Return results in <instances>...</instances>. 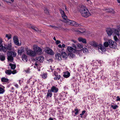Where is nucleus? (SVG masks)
I'll list each match as a JSON object with an SVG mask.
<instances>
[{"instance_id": "obj_1", "label": "nucleus", "mask_w": 120, "mask_h": 120, "mask_svg": "<svg viewBox=\"0 0 120 120\" xmlns=\"http://www.w3.org/2000/svg\"><path fill=\"white\" fill-rule=\"evenodd\" d=\"M60 10L62 17L64 19L63 21L64 22L68 24L76 27H80L81 26V25L80 24H78L77 22H75V21H71L67 19V17L64 13V11L61 9H60Z\"/></svg>"}, {"instance_id": "obj_2", "label": "nucleus", "mask_w": 120, "mask_h": 120, "mask_svg": "<svg viewBox=\"0 0 120 120\" xmlns=\"http://www.w3.org/2000/svg\"><path fill=\"white\" fill-rule=\"evenodd\" d=\"M79 11L83 17L87 18L91 15L90 14L86 7L80 5L79 8Z\"/></svg>"}, {"instance_id": "obj_3", "label": "nucleus", "mask_w": 120, "mask_h": 120, "mask_svg": "<svg viewBox=\"0 0 120 120\" xmlns=\"http://www.w3.org/2000/svg\"><path fill=\"white\" fill-rule=\"evenodd\" d=\"M8 59L9 61L11 62L13 60V57L16 55V53L14 51H10L8 52Z\"/></svg>"}, {"instance_id": "obj_4", "label": "nucleus", "mask_w": 120, "mask_h": 120, "mask_svg": "<svg viewBox=\"0 0 120 120\" xmlns=\"http://www.w3.org/2000/svg\"><path fill=\"white\" fill-rule=\"evenodd\" d=\"M25 49L27 54L28 55L32 57H34L36 56V53L34 51L30 49H28V48L27 47H26Z\"/></svg>"}, {"instance_id": "obj_5", "label": "nucleus", "mask_w": 120, "mask_h": 120, "mask_svg": "<svg viewBox=\"0 0 120 120\" xmlns=\"http://www.w3.org/2000/svg\"><path fill=\"white\" fill-rule=\"evenodd\" d=\"M33 49L34 51L38 54H40L42 53L41 49L36 45H34L33 46Z\"/></svg>"}, {"instance_id": "obj_6", "label": "nucleus", "mask_w": 120, "mask_h": 120, "mask_svg": "<svg viewBox=\"0 0 120 120\" xmlns=\"http://www.w3.org/2000/svg\"><path fill=\"white\" fill-rule=\"evenodd\" d=\"M109 43V46L111 48L113 49L116 48L117 44L116 43L111 40H109L108 41Z\"/></svg>"}, {"instance_id": "obj_7", "label": "nucleus", "mask_w": 120, "mask_h": 120, "mask_svg": "<svg viewBox=\"0 0 120 120\" xmlns=\"http://www.w3.org/2000/svg\"><path fill=\"white\" fill-rule=\"evenodd\" d=\"M113 32L118 37L120 36V26H117V29H113Z\"/></svg>"}, {"instance_id": "obj_8", "label": "nucleus", "mask_w": 120, "mask_h": 120, "mask_svg": "<svg viewBox=\"0 0 120 120\" xmlns=\"http://www.w3.org/2000/svg\"><path fill=\"white\" fill-rule=\"evenodd\" d=\"M45 52L51 55L54 54V52L53 50L49 48H47L45 50Z\"/></svg>"}, {"instance_id": "obj_9", "label": "nucleus", "mask_w": 120, "mask_h": 120, "mask_svg": "<svg viewBox=\"0 0 120 120\" xmlns=\"http://www.w3.org/2000/svg\"><path fill=\"white\" fill-rule=\"evenodd\" d=\"M35 59L36 61L38 63H41L44 60V57L43 56H40L36 57Z\"/></svg>"}, {"instance_id": "obj_10", "label": "nucleus", "mask_w": 120, "mask_h": 120, "mask_svg": "<svg viewBox=\"0 0 120 120\" xmlns=\"http://www.w3.org/2000/svg\"><path fill=\"white\" fill-rule=\"evenodd\" d=\"M97 48L98 49V50L100 49L102 52H104L106 51V49L101 44L98 45Z\"/></svg>"}, {"instance_id": "obj_11", "label": "nucleus", "mask_w": 120, "mask_h": 120, "mask_svg": "<svg viewBox=\"0 0 120 120\" xmlns=\"http://www.w3.org/2000/svg\"><path fill=\"white\" fill-rule=\"evenodd\" d=\"M13 39L14 43L15 45L18 46L20 45L19 42V40L16 37H14L13 38Z\"/></svg>"}, {"instance_id": "obj_12", "label": "nucleus", "mask_w": 120, "mask_h": 120, "mask_svg": "<svg viewBox=\"0 0 120 120\" xmlns=\"http://www.w3.org/2000/svg\"><path fill=\"white\" fill-rule=\"evenodd\" d=\"M89 44L91 45L94 47L95 48H97L98 45L94 41H91L90 42Z\"/></svg>"}, {"instance_id": "obj_13", "label": "nucleus", "mask_w": 120, "mask_h": 120, "mask_svg": "<svg viewBox=\"0 0 120 120\" xmlns=\"http://www.w3.org/2000/svg\"><path fill=\"white\" fill-rule=\"evenodd\" d=\"M58 89L54 86H53L51 88L50 90L52 92L56 93L57 92Z\"/></svg>"}, {"instance_id": "obj_14", "label": "nucleus", "mask_w": 120, "mask_h": 120, "mask_svg": "<svg viewBox=\"0 0 120 120\" xmlns=\"http://www.w3.org/2000/svg\"><path fill=\"white\" fill-rule=\"evenodd\" d=\"M67 49L68 51L70 52L75 53L76 51L75 49H74L71 47H68Z\"/></svg>"}, {"instance_id": "obj_15", "label": "nucleus", "mask_w": 120, "mask_h": 120, "mask_svg": "<svg viewBox=\"0 0 120 120\" xmlns=\"http://www.w3.org/2000/svg\"><path fill=\"white\" fill-rule=\"evenodd\" d=\"M113 29L112 30V29L111 28H108L106 30V32L107 33L109 36H111L112 33V31H113Z\"/></svg>"}, {"instance_id": "obj_16", "label": "nucleus", "mask_w": 120, "mask_h": 120, "mask_svg": "<svg viewBox=\"0 0 120 120\" xmlns=\"http://www.w3.org/2000/svg\"><path fill=\"white\" fill-rule=\"evenodd\" d=\"M78 39L79 42H82L84 44L86 43V41L85 39L81 37H80L78 38Z\"/></svg>"}, {"instance_id": "obj_17", "label": "nucleus", "mask_w": 120, "mask_h": 120, "mask_svg": "<svg viewBox=\"0 0 120 120\" xmlns=\"http://www.w3.org/2000/svg\"><path fill=\"white\" fill-rule=\"evenodd\" d=\"M4 87L0 85V94H3L4 92Z\"/></svg>"}, {"instance_id": "obj_18", "label": "nucleus", "mask_w": 120, "mask_h": 120, "mask_svg": "<svg viewBox=\"0 0 120 120\" xmlns=\"http://www.w3.org/2000/svg\"><path fill=\"white\" fill-rule=\"evenodd\" d=\"M61 56L62 58L64 59H66L68 57V55L66 53L64 52H62L61 53Z\"/></svg>"}, {"instance_id": "obj_19", "label": "nucleus", "mask_w": 120, "mask_h": 120, "mask_svg": "<svg viewBox=\"0 0 120 120\" xmlns=\"http://www.w3.org/2000/svg\"><path fill=\"white\" fill-rule=\"evenodd\" d=\"M52 91L50 90V89H49L48 90V92L47 93L46 97L47 98L49 97H51L52 95Z\"/></svg>"}, {"instance_id": "obj_20", "label": "nucleus", "mask_w": 120, "mask_h": 120, "mask_svg": "<svg viewBox=\"0 0 120 120\" xmlns=\"http://www.w3.org/2000/svg\"><path fill=\"white\" fill-rule=\"evenodd\" d=\"M70 75V73L67 71H66L63 75V76L65 78H68L69 77Z\"/></svg>"}, {"instance_id": "obj_21", "label": "nucleus", "mask_w": 120, "mask_h": 120, "mask_svg": "<svg viewBox=\"0 0 120 120\" xmlns=\"http://www.w3.org/2000/svg\"><path fill=\"white\" fill-rule=\"evenodd\" d=\"M1 81L3 82H5L7 83H8L9 82V80L7 78H6L4 77L1 78Z\"/></svg>"}, {"instance_id": "obj_22", "label": "nucleus", "mask_w": 120, "mask_h": 120, "mask_svg": "<svg viewBox=\"0 0 120 120\" xmlns=\"http://www.w3.org/2000/svg\"><path fill=\"white\" fill-rule=\"evenodd\" d=\"M55 57L57 60H60L61 59V56L59 53H57L55 55Z\"/></svg>"}, {"instance_id": "obj_23", "label": "nucleus", "mask_w": 120, "mask_h": 120, "mask_svg": "<svg viewBox=\"0 0 120 120\" xmlns=\"http://www.w3.org/2000/svg\"><path fill=\"white\" fill-rule=\"evenodd\" d=\"M105 11L106 12H108L111 13L113 14H114L115 12L114 10L111 8L106 9H105Z\"/></svg>"}, {"instance_id": "obj_24", "label": "nucleus", "mask_w": 120, "mask_h": 120, "mask_svg": "<svg viewBox=\"0 0 120 120\" xmlns=\"http://www.w3.org/2000/svg\"><path fill=\"white\" fill-rule=\"evenodd\" d=\"M24 49L23 48H21L18 50V52L19 54L21 55L22 53L24 52Z\"/></svg>"}, {"instance_id": "obj_25", "label": "nucleus", "mask_w": 120, "mask_h": 120, "mask_svg": "<svg viewBox=\"0 0 120 120\" xmlns=\"http://www.w3.org/2000/svg\"><path fill=\"white\" fill-rule=\"evenodd\" d=\"M6 49L9 50H10L12 49L11 44V43H10L8 44L7 46H6Z\"/></svg>"}, {"instance_id": "obj_26", "label": "nucleus", "mask_w": 120, "mask_h": 120, "mask_svg": "<svg viewBox=\"0 0 120 120\" xmlns=\"http://www.w3.org/2000/svg\"><path fill=\"white\" fill-rule=\"evenodd\" d=\"M6 49L5 47H4L3 45L0 46V51L5 52L6 51Z\"/></svg>"}, {"instance_id": "obj_27", "label": "nucleus", "mask_w": 120, "mask_h": 120, "mask_svg": "<svg viewBox=\"0 0 120 120\" xmlns=\"http://www.w3.org/2000/svg\"><path fill=\"white\" fill-rule=\"evenodd\" d=\"M22 60L24 61L27 62V56L25 54H23L22 56Z\"/></svg>"}, {"instance_id": "obj_28", "label": "nucleus", "mask_w": 120, "mask_h": 120, "mask_svg": "<svg viewBox=\"0 0 120 120\" xmlns=\"http://www.w3.org/2000/svg\"><path fill=\"white\" fill-rule=\"evenodd\" d=\"M5 59V56L2 54H0V60L2 61H4Z\"/></svg>"}, {"instance_id": "obj_29", "label": "nucleus", "mask_w": 120, "mask_h": 120, "mask_svg": "<svg viewBox=\"0 0 120 120\" xmlns=\"http://www.w3.org/2000/svg\"><path fill=\"white\" fill-rule=\"evenodd\" d=\"M81 51L82 52H83L84 54H86V53H88V50L86 48H83V49H82L81 50Z\"/></svg>"}, {"instance_id": "obj_30", "label": "nucleus", "mask_w": 120, "mask_h": 120, "mask_svg": "<svg viewBox=\"0 0 120 120\" xmlns=\"http://www.w3.org/2000/svg\"><path fill=\"white\" fill-rule=\"evenodd\" d=\"M9 65L11 67V69L14 70L16 68V65L14 64H10Z\"/></svg>"}, {"instance_id": "obj_31", "label": "nucleus", "mask_w": 120, "mask_h": 120, "mask_svg": "<svg viewBox=\"0 0 120 120\" xmlns=\"http://www.w3.org/2000/svg\"><path fill=\"white\" fill-rule=\"evenodd\" d=\"M61 78V76L60 75H57L56 76H55L54 78V79L55 80H59Z\"/></svg>"}, {"instance_id": "obj_32", "label": "nucleus", "mask_w": 120, "mask_h": 120, "mask_svg": "<svg viewBox=\"0 0 120 120\" xmlns=\"http://www.w3.org/2000/svg\"><path fill=\"white\" fill-rule=\"evenodd\" d=\"M109 42H108L106 41L103 44L104 45V47L105 48L107 47H108L109 45Z\"/></svg>"}, {"instance_id": "obj_33", "label": "nucleus", "mask_w": 120, "mask_h": 120, "mask_svg": "<svg viewBox=\"0 0 120 120\" xmlns=\"http://www.w3.org/2000/svg\"><path fill=\"white\" fill-rule=\"evenodd\" d=\"M31 28L36 32H40V31L37 28L35 27L34 26H31Z\"/></svg>"}, {"instance_id": "obj_34", "label": "nucleus", "mask_w": 120, "mask_h": 120, "mask_svg": "<svg viewBox=\"0 0 120 120\" xmlns=\"http://www.w3.org/2000/svg\"><path fill=\"white\" fill-rule=\"evenodd\" d=\"M5 73L8 75H10L12 73L11 71L10 70H7L5 71Z\"/></svg>"}, {"instance_id": "obj_35", "label": "nucleus", "mask_w": 120, "mask_h": 120, "mask_svg": "<svg viewBox=\"0 0 120 120\" xmlns=\"http://www.w3.org/2000/svg\"><path fill=\"white\" fill-rule=\"evenodd\" d=\"M41 76L42 78H43L44 79H46L47 77V74L45 73H43V74H42Z\"/></svg>"}, {"instance_id": "obj_36", "label": "nucleus", "mask_w": 120, "mask_h": 120, "mask_svg": "<svg viewBox=\"0 0 120 120\" xmlns=\"http://www.w3.org/2000/svg\"><path fill=\"white\" fill-rule=\"evenodd\" d=\"M6 37L8 38V40L10 39L11 38V35L10 34H6L5 36Z\"/></svg>"}, {"instance_id": "obj_37", "label": "nucleus", "mask_w": 120, "mask_h": 120, "mask_svg": "<svg viewBox=\"0 0 120 120\" xmlns=\"http://www.w3.org/2000/svg\"><path fill=\"white\" fill-rule=\"evenodd\" d=\"M4 44V42L3 41L2 39L0 37V46H2Z\"/></svg>"}, {"instance_id": "obj_38", "label": "nucleus", "mask_w": 120, "mask_h": 120, "mask_svg": "<svg viewBox=\"0 0 120 120\" xmlns=\"http://www.w3.org/2000/svg\"><path fill=\"white\" fill-rule=\"evenodd\" d=\"M111 107L114 109H116L118 107V106L116 105L115 106H113V105H111Z\"/></svg>"}, {"instance_id": "obj_39", "label": "nucleus", "mask_w": 120, "mask_h": 120, "mask_svg": "<svg viewBox=\"0 0 120 120\" xmlns=\"http://www.w3.org/2000/svg\"><path fill=\"white\" fill-rule=\"evenodd\" d=\"M75 111V115H77V114H78L79 113V110L78 109H75L74 110Z\"/></svg>"}, {"instance_id": "obj_40", "label": "nucleus", "mask_w": 120, "mask_h": 120, "mask_svg": "<svg viewBox=\"0 0 120 120\" xmlns=\"http://www.w3.org/2000/svg\"><path fill=\"white\" fill-rule=\"evenodd\" d=\"M38 62L36 61V62L35 64V66H34V68H36V67H38Z\"/></svg>"}, {"instance_id": "obj_41", "label": "nucleus", "mask_w": 120, "mask_h": 120, "mask_svg": "<svg viewBox=\"0 0 120 120\" xmlns=\"http://www.w3.org/2000/svg\"><path fill=\"white\" fill-rule=\"evenodd\" d=\"M114 38L115 41H117L119 40L118 39L116 36H114Z\"/></svg>"}, {"instance_id": "obj_42", "label": "nucleus", "mask_w": 120, "mask_h": 120, "mask_svg": "<svg viewBox=\"0 0 120 120\" xmlns=\"http://www.w3.org/2000/svg\"><path fill=\"white\" fill-rule=\"evenodd\" d=\"M49 27H51L54 28L56 29L57 28H58V27H57L55 26H53L50 25L49 26Z\"/></svg>"}, {"instance_id": "obj_43", "label": "nucleus", "mask_w": 120, "mask_h": 120, "mask_svg": "<svg viewBox=\"0 0 120 120\" xmlns=\"http://www.w3.org/2000/svg\"><path fill=\"white\" fill-rule=\"evenodd\" d=\"M78 30L77 31V32H79V33H84L85 32V30Z\"/></svg>"}, {"instance_id": "obj_44", "label": "nucleus", "mask_w": 120, "mask_h": 120, "mask_svg": "<svg viewBox=\"0 0 120 120\" xmlns=\"http://www.w3.org/2000/svg\"><path fill=\"white\" fill-rule=\"evenodd\" d=\"M44 11L45 13H46L47 14H49V11L47 9L45 8L44 9Z\"/></svg>"}, {"instance_id": "obj_45", "label": "nucleus", "mask_w": 120, "mask_h": 120, "mask_svg": "<svg viewBox=\"0 0 120 120\" xmlns=\"http://www.w3.org/2000/svg\"><path fill=\"white\" fill-rule=\"evenodd\" d=\"M77 46L79 48H81L82 47V46L80 44H77Z\"/></svg>"}, {"instance_id": "obj_46", "label": "nucleus", "mask_w": 120, "mask_h": 120, "mask_svg": "<svg viewBox=\"0 0 120 120\" xmlns=\"http://www.w3.org/2000/svg\"><path fill=\"white\" fill-rule=\"evenodd\" d=\"M60 41L57 40H56V45H58L60 44Z\"/></svg>"}, {"instance_id": "obj_47", "label": "nucleus", "mask_w": 120, "mask_h": 120, "mask_svg": "<svg viewBox=\"0 0 120 120\" xmlns=\"http://www.w3.org/2000/svg\"><path fill=\"white\" fill-rule=\"evenodd\" d=\"M116 101H120V98H119V96H118L117 97V98L116 100Z\"/></svg>"}, {"instance_id": "obj_48", "label": "nucleus", "mask_w": 120, "mask_h": 120, "mask_svg": "<svg viewBox=\"0 0 120 120\" xmlns=\"http://www.w3.org/2000/svg\"><path fill=\"white\" fill-rule=\"evenodd\" d=\"M54 74L55 76H56L57 75H58L57 73L55 71H54Z\"/></svg>"}, {"instance_id": "obj_49", "label": "nucleus", "mask_w": 120, "mask_h": 120, "mask_svg": "<svg viewBox=\"0 0 120 120\" xmlns=\"http://www.w3.org/2000/svg\"><path fill=\"white\" fill-rule=\"evenodd\" d=\"M16 73V70H14L13 71H12L11 73L13 74H14Z\"/></svg>"}, {"instance_id": "obj_50", "label": "nucleus", "mask_w": 120, "mask_h": 120, "mask_svg": "<svg viewBox=\"0 0 120 120\" xmlns=\"http://www.w3.org/2000/svg\"><path fill=\"white\" fill-rule=\"evenodd\" d=\"M72 46L75 48V49H76L77 48L76 45H75L74 44H72Z\"/></svg>"}, {"instance_id": "obj_51", "label": "nucleus", "mask_w": 120, "mask_h": 120, "mask_svg": "<svg viewBox=\"0 0 120 120\" xmlns=\"http://www.w3.org/2000/svg\"><path fill=\"white\" fill-rule=\"evenodd\" d=\"M65 45L64 44H62V48L63 50L64 49V48L65 47Z\"/></svg>"}, {"instance_id": "obj_52", "label": "nucleus", "mask_w": 120, "mask_h": 120, "mask_svg": "<svg viewBox=\"0 0 120 120\" xmlns=\"http://www.w3.org/2000/svg\"><path fill=\"white\" fill-rule=\"evenodd\" d=\"M86 112V111L85 110L83 111L82 113V114L83 115Z\"/></svg>"}, {"instance_id": "obj_53", "label": "nucleus", "mask_w": 120, "mask_h": 120, "mask_svg": "<svg viewBox=\"0 0 120 120\" xmlns=\"http://www.w3.org/2000/svg\"><path fill=\"white\" fill-rule=\"evenodd\" d=\"M71 41H72L74 43H76L77 42L75 40H71Z\"/></svg>"}, {"instance_id": "obj_54", "label": "nucleus", "mask_w": 120, "mask_h": 120, "mask_svg": "<svg viewBox=\"0 0 120 120\" xmlns=\"http://www.w3.org/2000/svg\"><path fill=\"white\" fill-rule=\"evenodd\" d=\"M14 86L17 88H18V85L17 84H15L14 85Z\"/></svg>"}, {"instance_id": "obj_55", "label": "nucleus", "mask_w": 120, "mask_h": 120, "mask_svg": "<svg viewBox=\"0 0 120 120\" xmlns=\"http://www.w3.org/2000/svg\"><path fill=\"white\" fill-rule=\"evenodd\" d=\"M58 46L60 48H62V45L61 44H59L58 45Z\"/></svg>"}, {"instance_id": "obj_56", "label": "nucleus", "mask_w": 120, "mask_h": 120, "mask_svg": "<svg viewBox=\"0 0 120 120\" xmlns=\"http://www.w3.org/2000/svg\"><path fill=\"white\" fill-rule=\"evenodd\" d=\"M118 3L119 4V5L120 6V0H117Z\"/></svg>"}, {"instance_id": "obj_57", "label": "nucleus", "mask_w": 120, "mask_h": 120, "mask_svg": "<svg viewBox=\"0 0 120 120\" xmlns=\"http://www.w3.org/2000/svg\"><path fill=\"white\" fill-rule=\"evenodd\" d=\"M49 120H53V119L52 118L50 117L49 119Z\"/></svg>"}, {"instance_id": "obj_58", "label": "nucleus", "mask_w": 120, "mask_h": 120, "mask_svg": "<svg viewBox=\"0 0 120 120\" xmlns=\"http://www.w3.org/2000/svg\"><path fill=\"white\" fill-rule=\"evenodd\" d=\"M70 55L71 56H74V54H70Z\"/></svg>"}, {"instance_id": "obj_59", "label": "nucleus", "mask_w": 120, "mask_h": 120, "mask_svg": "<svg viewBox=\"0 0 120 120\" xmlns=\"http://www.w3.org/2000/svg\"><path fill=\"white\" fill-rule=\"evenodd\" d=\"M53 39L55 40V41H56V38L55 37H54V38H53Z\"/></svg>"}, {"instance_id": "obj_60", "label": "nucleus", "mask_w": 120, "mask_h": 120, "mask_svg": "<svg viewBox=\"0 0 120 120\" xmlns=\"http://www.w3.org/2000/svg\"><path fill=\"white\" fill-rule=\"evenodd\" d=\"M80 115H81V116H80V117H82V116L83 115L82 114V113H81V114H80Z\"/></svg>"}, {"instance_id": "obj_61", "label": "nucleus", "mask_w": 120, "mask_h": 120, "mask_svg": "<svg viewBox=\"0 0 120 120\" xmlns=\"http://www.w3.org/2000/svg\"><path fill=\"white\" fill-rule=\"evenodd\" d=\"M20 81H21V80H19V83L20 84H21Z\"/></svg>"}, {"instance_id": "obj_62", "label": "nucleus", "mask_w": 120, "mask_h": 120, "mask_svg": "<svg viewBox=\"0 0 120 120\" xmlns=\"http://www.w3.org/2000/svg\"><path fill=\"white\" fill-rule=\"evenodd\" d=\"M14 88L13 87H12L11 88V90H14Z\"/></svg>"}, {"instance_id": "obj_63", "label": "nucleus", "mask_w": 120, "mask_h": 120, "mask_svg": "<svg viewBox=\"0 0 120 120\" xmlns=\"http://www.w3.org/2000/svg\"><path fill=\"white\" fill-rule=\"evenodd\" d=\"M65 10L66 11H67V8H66V7H65Z\"/></svg>"}, {"instance_id": "obj_64", "label": "nucleus", "mask_w": 120, "mask_h": 120, "mask_svg": "<svg viewBox=\"0 0 120 120\" xmlns=\"http://www.w3.org/2000/svg\"><path fill=\"white\" fill-rule=\"evenodd\" d=\"M11 1L13 2L14 1V0H11Z\"/></svg>"}]
</instances>
